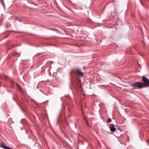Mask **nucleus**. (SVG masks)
<instances>
[{
    "label": "nucleus",
    "mask_w": 149,
    "mask_h": 149,
    "mask_svg": "<svg viewBox=\"0 0 149 149\" xmlns=\"http://www.w3.org/2000/svg\"><path fill=\"white\" fill-rule=\"evenodd\" d=\"M15 19H18V18H17V17H16V16H15Z\"/></svg>",
    "instance_id": "11"
},
{
    "label": "nucleus",
    "mask_w": 149,
    "mask_h": 149,
    "mask_svg": "<svg viewBox=\"0 0 149 149\" xmlns=\"http://www.w3.org/2000/svg\"><path fill=\"white\" fill-rule=\"evenodd\" d=\"M75 72L79 76H83V73L81 71V70L79 69H77L75 70Z\"/></svg>",
    "instance_id": "4"
},
{
    "label": "nucleus",
    "mask_w": 149,
    "mask_h": 149,
    "mask_svg": "<svg viewBox=\"0 0 149 149\" xmlns=\"http://www.w3.org/2000/svg\"><path fill=\"white\" fill-rule=\"evenodd\" d=\"M79 87L80 88H81V84H80V85H79Z\"/></svg>",
    "instance_id": "10"
},
{
    "label": "nucleus",
    "mask_w": 149,
    "mask_h": 149,
    "mask_svg": "<svg viewBox=\"0 0 149 149\" xmlns=\"http://www.w3.org/2000/svg\"><path fill=\"white\" fill-rule=\"evenodd\" d=\"M147 141L148 144L149 145V139L147 140Z\"/></svg>",
    "instance_id": "9"
},
{
    "label": "nucleus",
    "mask_w": 149,
    "mask_h": 149,
    "mask_svg": "<svg viewBox=\"0 0 149 149\" xmlns=\"http://www.w3.org/2000/svg\"><path fill=\"white\" fill-rule=\"evenodd\" d=\"M87 125H88V123H87Z\"/></svg>",
    "instance_id": "12"
},
{
    "label": "nucleus",
    "mask_w": 149,
    "mask_h": 149,
    "mask_svg": "<svg viewBox=\"0 0 149 149\" xmlns=\"http://www.w3.org/2000/svg\"><path fill=\"white\" fill-rule=\"evenodd\" d=\"M69 111H70L69 109Z\"/></svg>",
    "instance_id": "13"
},
{
    "label": "nucleus",
    "mask_w": 149,
    "mask_h": 149,
    "mask_svg": "<svg viewBox=\"0 0 149 149\" xmlns=\"http://www.w3.org/2000/svg\"><path fill=\"white\" fill-rule=\"evenodd\" d=\"M111 121V118H108L107 119V122L108 123H110Z\"/></svg>",
    "instance_id": "8"
},
{
    "label": "nucleus",
    "mask_w": 149,
    "mask_h": 149,
    "mask_svg": "<svg viewBox=\"0 0 149 149\" xmlns=\"http://www.w3.org/2000/svg\"><path fill=\"white\" fill-rule=\"evenodd\" d=\"M7 79H8L12 83H13L14 82V80L13 79H12V78L10 77H6Z\"/></svg>",
    "instance_id": "7"
},
{
    "label": "nucleus",
    "mask_w": 149,
    "mask_h": 149,
    "mask_svg": "<svg viewBox=\"0 0 149 149\" xmlns=\"http://www.w3.org/2000/svg\"><path fill=\"white\" fill-rule=\"evenodd\" d=\"M18 88L19 90V91L22 93H24V90L21 88V87L19 85H18Z\"/></svg>",
    "instance_id": "6"
},
{
    "label": "nucleus",
    "mask_w": 149,
    "mask_h": 149,
    "mask_svg": "<svg viewBox=\"0 0 149 149\" xmlns=\"http://www.w3.org/2000/svg\"><path fill=\"white\" fill-rule=\"evenodd\" d=\"M0 147L4 149H9L10 148L9 147L5 146L4 143V142L2 141L0 143Z\"/></svg>",
    "instance_id": "3"
},
{
    "label": "nucleus",
    "mask_w": 149,
    "mask_h": 149,
    "mask_svg": "<svg viewBox=\"0 0 149 149\" xmlns=\"http://www.w3.org/2000/svg\"><path fill=\"white\" fill-rule=\"evenodd\" d=\"M109 127L111 132H113L115 131L116 130V129L115 127V126L113 124H111Z\"/></svg>",
    "instance_id": "5"
},
{
    "label": "nucleus",
    "mask_w": 149,
    "mask_h": 149,
    "mask_svg": "<svg viewBox=\"0 0 149 149\" xmlns=\"http://www.w3.org/2000/svg\"><path fill=\"white\" fill-rule=\"evenodd\" d=\"M131 85L135 89H136L137 87L139 88H143V83L141 82H136L132 84Z\"/></svg>",
    "instance_id": "1"
},
{
    "label": "nucleus",
    "mask_w": 149,
    "mask_h": 149,
    "mask_svg": "<svg viewBox=\"0 0 149 149\" xmlns=\"http://www.w3.org/2000/svg\"><path fill=\"white\" fill-rule=\"evenodd\" d=\"M9 149H11V148H9Z\"/></svg>",
    "instance_id": "14"
},
{
    "label": "nucleus",
    "mask_w": 149,
    "mask_h": 149,
    "mask_svg": "<svg viewBox=\"0 0 149 149\" xmlns=\"http://www.w3.org/2000/svg\"><path fill=\"white\" fill-rule=\"evenodd\" d=\"M142 80L144 83H143V88L148 87H149V79L145 77H142Z\"/></svg>",
    "instance_id": "2"
}]
</instances>
